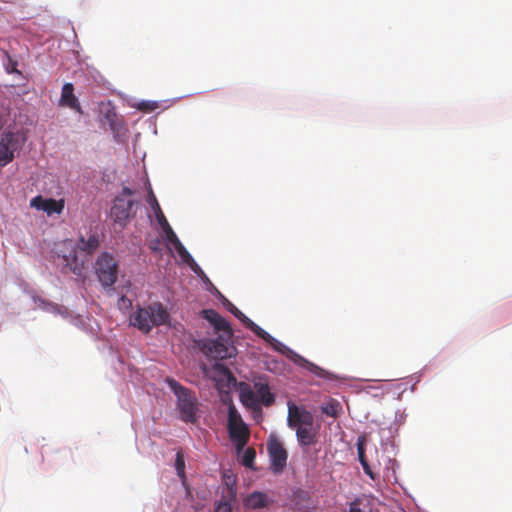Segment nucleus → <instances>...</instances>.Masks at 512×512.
<instances>
[{
    "mask_svg": "<svg viewBox=\"0 0 512 512\" xmlns=\"http://www.w3.org/2000/svg\"><path fill=\"white\" fill-rule=\"evenodd\" d=\"M253 388L261 404L270 406L274 403V395L270 392L269 384L265 377H256L253 380Z\"/></svg>",
    "mask_w": 512,
    "mask_h": 512,
    "instance_id": "12",
    "label": "nucleus"
},
{
    "mask_svg": "<svg viewBox=\"0 0 512 512\" xmlns=\"http://www.w3.org/2000/svg\"><path fill=\"white\" fill-rule=\"evenodd\" d=\"M228 433L231 441L235 444L237 453L242 452L250 437L247 425L242 423L238 426L229 427Z\"/></svg>",
    "mask_w": 512,
    "mask_h": 512,
    "instance_id": "11",
    "label": "nucleus"
},
{
    "mask_svg": "<svg viewBox=\"0 0 512 512\" xmlns=\"http://www.w3.org/2000/svg\"><path fill=\"white\" fill-rule=\"evenodd\" d=\"M157 244H158V240H156L155 243H151L150 248L152 250H156L157 249V246H156Z\"/></svg>",
    "mask_w": 512,
    "mask_h": 512,
    "instance_id": "37",
    "label": "nucleus"
},
{
    "mask_svg": "<svg viewBox=\"0 0 512 512\" xmlns=\"http://www.w3.org/2000/svg\"><path fill=\"white\" fill-rule=\"evenodd\" d=\"M99 245V236L96 233L90 234L87 239L81 236L78 243L68 239L60 244L58 256L63 259L70 272L82 276L88 257L95 253Z\"/></svg>",
    "mask_w": 512,
    "mask_h": 512,
    "instance_id": "1",
    "label": "nucleus"
},
{
    "mask_svg": "<svg viewBox=\"0 0 512 512\" xmlns=\"http://www.w3.org/2000/svg\"><path fill=\"white\" fill-rule=\"evenodd\" d=\"M229 311L237 317L244 325L247 324L248 320H250L243 312H241L236 306L232 303H229Z\"/></svg>",
    "mask_w": 512,
    "mask_h": 512,
    "instance_id": "27",
    "label": "nucleus"
},
{
    "mask_svg": "<svg viewBox=\"0 0 512 512\" xmlns=\"http://www.w3.org/2000/svg\"><path fill=\"white\" fill-rule=\"evenodd\" d=\"M242 423H245V422L243 421V419H242L241 415L239 414V412L237 411L236 407L233 404L229 405L227 429L229 427L238 426Z\"/></svg>",
    "mask_w": 512,
    "mask_h": 512,
    "instance_id": "20",
    "label": "nucleus"
},
{
    "mask_svg": "<svg viewBox=\"0 0 512 512\" xmlns=\"http://www.w3.org/2000/svg\"><path fill=\"white\" fill-rule=\"evenodd\" d=\"M19 148V138L14 132H4L0 138V169L12 162Z\"/></svg>",
    "mask_w": 512,
    "mask_h": 512,
    "instance_id": "9",
    "label": "nucleus"
},
{
    "mask_svg": "<svg viewBox=\"0 0 512 512\" xmlns=\"http://www.w3.org/2000/svg\"><path fill=\"white\" fill-rule=\"evenodd\" d=\"M30 206L47 213L48 216L61 214L65 207V200H55L53 198H44L41 195L35 196L30 201Z\"/></svg>",
    "mask_w": 512,
    "mask_h": 512,
    "instance_id": "10",
    "label": "nucleus"
},
{
    "mask_svg": "<svg viewBox=\"0 0 512 512\" xmlns=\"http://www.w3.org/2000/svg\"><path fill=\"white\" fill-rule=\"evenodd\" d=\"M233 334L221 333L217 338H205L198 341L200 351L210 359L224 360L231 358L236 353L232 343Z\"/></svg>",
    "mask_w": 512,
    "mask_h": 512,
    "instance_id": "5",
    "label": "nucleus"
},
{
    "mask_svg": "<svg viewBox=\"0 0 512 512\" xmlns=\"http://www.w3.org/2000/svg\"><path fill=\"white\" fill-rule=\"evenodd\" d=\"M287 424L289 428L295 430L301 446H310L317 442L320 426L314 425V416L310 411L294 403H288Z\"/></svg>",
    "mask_w": 512,
    "mask_h": 512,
    "instance_id": "2",
    "label": "nucleus"
},
{
    "mask_svg": "<svg viewBox=\"0 0 512 512\" xmlns=\"http://www.w3.org/2000/svg\"><path fill=\"white\" fill-rule=\"evenodd\" d=\"M245 326L249 328L252 332H254L259 338L263 339L266 343L271 345L275 350L281 351V348L284 345L280 341L272 337L268 332H266L256 323H254L251 319L248 320Z\"/></svg>",
    "mask_w": 512,
    "mask_h": 512,
    "instance_id": "16",
    "label": "nucleus"
},
{
    "mask_svg": "<svg viewBox=\"0 0 512 512\" xmlns=\"http://www.w3.org/2000/svg\"><path fill=\"white\" fill-rule=\"evenodd\" d=\"M133 194H134V191H133V190H131V189H130V188H128V187H124V188L122 189V193H121L119 196H122V197H124V198H125L126 196H131V195H133Z\"/></svg>",
    "mask_w": 512,
    "mask_h": 512,
    "instance_id": "35",
    "label": "nucleus"
},
{
    "mask_svg": "<svg viewBox=\"0 0 512 512\" xmlns=\"http://www.w3.org/2000/svg\"><path fill=\"white\" fill-rule=\"evenodd\" d=\"M321 411L327 416L337 418L342 412V405L338 400L330 398L328 403L321 407Z\"/></svg>",
    "mask_w": 512,
    "mask_h": 512,
    "instance_id": "19",
    "label": "nucleus"
},
{
    "mask_svg": "<svg viewBox=\"0 0 512 512\" xmlns=\"http://www.w3.org/2000/svg\"><path fill=\"white\" fill-rule=\"evenodd\" d=\"M136 203V201L126 199L122 196L116 197L110 212L114 222L124 227L128 220L134 215L133 207L136 205Z\"/></svg>",
    "mask_w": 512,
    "mask_h": 512,
    "instance_id": "8",
    "label": "nucleus"
},
{
    "mask_svg": "<svg viewBox=\"0 0 512 512\" xmlns=\"http://www.w3.org/2000/svg\"><path fill=\"white\" fill-rule=\"evenodd\" d=\"M302 366L307 369L309 372L315 374L316 376L323 379H334V375L329 371L319 367L318 365L306 360L302 359Z\"/></svg>",
    "mask_w": 512,
    "mask_h": 512,
    "instance_id": "18",
    "label": "nucleus"
},
{
    "mask_svg": "<svg viewBox=\"0 0 512 512\" xmlns=\"http://www.w3.org/2000/svg\"><path fill=\"white\" fill-rule=\"evenodd\" d=\"M189 265H190V267L192 268V270H193L195 273H197L199 276L207 278V277L205 276L204 272H203V271L201 270V268L196 264V262H195V261H194V263L189 264Z\"/></svg>",
    "mask_w": 512,
    "mask_h": 512,
    "instance_id": "32",
    "label": "nucleus"
},
{
    "mask_svg": "<svg viewBox=\"0 0 512 512\" xmlns=\"http://www.w3.org/2000/svg\"><path fill=\"white\" fill-rule=\"evenodd\" d=\"M131 301L126 297V296H122L120 299H119V305L120 306H124V307H130L131 306Z\"/></svg>",
    "mask_w": 512,
    "mask_h": 512,
    "instance_id": "34",
    "label": "nucleus"
},
{
    "mask_svg": "<svg viewBox=\"0 0 512 512\" xmlns=\"http://www.w3.org/2000/svg\"><path fill=\"white\" fill-rule=\"evenodd\" d=\"M202 315L203 318H205L214 326L216 331L233 334V330L229 322L224 317H222L217 311L213 309H204L202 311Z\"/></svg>",
    "mask_w": 512,
    "mask_h": 512,
    "instance_id": "14",
    "label": "nucleus"
},
{
    "mask_svg": "<svg viewBox=\"0 0 512 512\" xmlns=\"http://www.w3.org/2000/svg\"><path fill=\"white\" fill-rule=\"evenodd\" d=\"M147 202L150 205L151 209L154 211V214H155V217H156L158 223L161 226H163L164 223H166L167 219H166L164 213L162 212V209L158 203V200H157L150 184H148Z\"/></svg>",
    "mask_w": 512,
    "mask_h": 512,
    "instance_id": "17",
    "label": "nucleus"
},
{
    "mask_svg": "<svg viewBox=\"0 0 512 512\" xmlns=\"http://www.w3.org/2000/svg\"><path fill=\"white\" fill-rule=\"evenodd\" d=\"M167 309L160 302L139 307L130 317L131 324L143 333H149L154 326L166 324L169 320Z\"/></svg>",
    "mask_w": 512,
    "mask_h": 512,
    "instance_id": "3",
    "label": "nucleus"
},
{
    "mask_svg": "<svg viewBox=\"0 0 512 512\" xmlns=\"http://www.w3.org/2000/svg\"><path fill=\"white\" fill-rule=\"evenodd\" d=\"M59 105L73 109L80 114L83 113L79 100L74 94V86L72 83H65L63 85Z\"/></svg>",
    "mask_w": 512,
    "mask_h": 512,
    "instance_id": "13",
    "label": "nucleus"
},
{
    "mask_svg": "<svg viewBox=\"0 0 512 512\" xmlns=\"http://www.w3.org/2000/svg\"><path fill=\"white\" fill-rule=\"evenodd\" d=\"M267 451L270 458V469L274 474H280L287 465L286 449L277 437L271 435L267 441Z\"/></svg>",
    "mask_w": 512,
    "mask_h": 512,
    "instance_id": "7",
    "label": "nucleus"
},
{
    "mask_svg": "<svg viewBox=\"0 0 512 512\" xmlns=\"http://www.w3.org/2000/svg\"><path fill=\"white\" fill-rule=\"evenodd\" d=\"M358 457H359V460L363 466V468L365 469L366 472L367 471V468H368V464H367V461L365 460V455H364V448L362 446V444H358Z\"/></svg>",
    "mask_w": 512,
    "mask_h": 512,
    "instance_id": "30",
    "label": "nucleus"
},
{
    "mask_svg": "<svg viewBox=\"0 0 512 512\" xmlns=\"http://www.w3.org/2000/svg\"><path fill=\"white\" fill-rule=\"evenodd\" d=\"M166 383L177 398L176 407L179 411L180 419L186 423H196L199 418V409L194 393L173 378H167Z\"/></svg>",
    "mask_w": 512,
    "mask_h": 512,
    "instance_id": "4",
    "label": "nucleus"
},
{
    "mask_svg": "<svg viewBox=\"0 0 512 512\" xmlns=\"http://www.w3.org/2000/svg\"><path fill=\"white\" fill-rule=\"evenodd\" d=\"M9 62H10V66H11V67H10V68H7L8 72H10V73L18 72V70H17V68H16V67H17V62L12 61L11 59H9Z\"/></svg>",
    "mask_w": 512,
    "mask_h": 512,
    "instance_id": "36",
    "label": "nucleus"
},
{
    "mask_svg": "<svg viewBox=\"0 0 512 512\" xmlns=\"http://www.w3.org/2000/svg\"><path fill=\"white\" fill-rule=\"evenodd\" d=\"M272 499L264 492L254 491L244 499V505L249 509H261L268 507Z\"/></svg>",
    "mask_w": 512,
    "mask_h": 512,
    "instance_id": "15",
    "label": "nucleus"
},
{
    "mask_svg": "<svg viewBox=\"0 0 512 512\" xmlns=\"http://www.w3.org/2000/svg\"><path fill=\"white\" fill-rule=\"evenodd\" d=\"M175 249L178 252V254L181 257V259L185 263H187V264L194 263V259L192 258L190 253L186 250V248L183 246V244L181 242L175 246Z\"/></svg>",
    "mask_w": 512,
    "mask_h": 512,
    "instance_id": "25",
    "label": "nucleus"
},
{
    "mask_svg": "<svg viewBox=\"0 0 512 512\" xmlns=\"http://www.w3.org/2000/svg\"><path fill=\"white\" fill-rule=\"evenodd\" d=\"M95 271L104 287H111L117 280L118 264L109 253H102L96 260Z\"/></svg>",
    "mask_w": 512,
    "mask_h": 512,
    "instance_id": "6",
    "label": "nucleus"
},
{
    "mask_svg": "<svg viewBox=\"0 0 512 512\" xmlns=\"http://www.w3.org/2000/svg\"><path fill=\"white\" fill-rule=\"evenodd\" d=\"M349 512H371V509L360 500H355L350 504Z\"/></svg>",
    "mask_w": 512,
    "mask_h": 512,
    "instance_id": "26",
    "label": "nucleus"
},
{
    "mask_svg": "<svg viewBox=\"0 0 512 512\" xmlns=\"http://www.w3.org/2000/svg\"><path fill=\"white\" fill-rule=\"evenodd\" d=\"M232 508L229 502L221 501L217 504L215 512H231Z\"/></svg>",
    "mask_w": 512,
    "mask_h": 512,
    "instance_id": "29",
    "label": "nucleus"
},
{
    "mask_svg": "<svg viewBox=\"0 0 512 512\" xmlns=\"http://www.w3.org/2000/svg\"><path fill=\"white\" fill-rule=\"evenodd\" d=\"M242 401L246 405L254 406L256 404H259V398L257 397L256 393L252 390H248L247 392L242 393Z\"/></svg>",
    "mask_w": 512,
    "mask_h": 512,
    "instance_id": "24",
    "label": "nucleus"
},
{
    "mask_svg": "<svg viewBox=\"0 0 512 512\" xmlns=\"http://www.w3.org/2000/svg\"><path fill=\"white\" fill-rule=\"evenodd\" d=\"M41 303L44 305L43 308H45L51 312H57L59 310V308L56 304L46 303L45 301H41Z\"/></svg>",
    "mask_w": 512,
    "mask_h": 512,
    "instance_id": "31",
    "label": "nucleus"
},
{
    "mask_svg": "<svg viewBox=\"0 0 512 512\" xmlns=\"http://www.w3.org/2000/svg\"><path fill=\"white\" fill-rule=\"evenodd\" d=\"M175 468H176V471H177V475L184 482L185 479H186L185 460H184V455H183V453L181 451H178L177 454H176Z\"/></svg>",
    "mask_w": 512,
    "mask_h": 512,
    "instance_id": "22",
    "label": "nucleus"
},
{
    "mask_svg": "<svg viewBox=\"0 0 512 512\" xmlns=\"http://www.w3.org/2000/svg\"><path fill=\"white\" fill-rule=\"evenodd\" d=\"M166 234L167 240L175 247L177 244H179L181 241L178 239L177 235L169 225L168 221L164 223L163 226H161Z\"/></svg>",
    "mask_w": 512,
    "mask_h": 512,
    "instance_id": "23",
    "label": "nucleus"
},
{
    "mask_svg": "<svg viewBox=\"0 0 512 512\" xmlns=\"http://www.w3.org/2000/svg\"><path fill=\"white\" fill-rule=\"evenodd\" d=\"M256 458V451L252 447H248L242 456L241 463L243 466L253 469L254 461Z\"/></svg>",
    "mask_w": 512,
    "mask_h": 512,
    "instance_id": "21",
    "label": "nucleus"
},
{
    "mask_svg": "<svg viewBox=\"0 0 512 512\" xmlns=\"http://www.w3.org/2000/svg\"><path fill=\"white\" fill-rule=\"evenodd\" d=\"M189 265H190V267L192 268V270H193L195 273H197L199 276L207 278V277L205 276L204 272H203V271L201 270V268L196 264V262H195V261H194V263L189 264Z\"/></svg>",
    "mask_w": 512,
    "mask_h": 512,
    "instance_id": "33",
    "label": "nucleus"
},
{
    "mask_svg": "<svg viewBox=\"0 0 512 512\" xmlns=\"http://www.w3.org/2000/svg\"><path fill=\"white\" fill-rule=\"evenodd\" d=\"M156 108H157L156 102L143 101L139 104V109L146 111V112H151V111L155 110Z\"/></svg>",
    "mask_w": 512,
    "mask_h": 512,
    "instance_id": "28",
    "label": "nucleus"
}]
</instances>
